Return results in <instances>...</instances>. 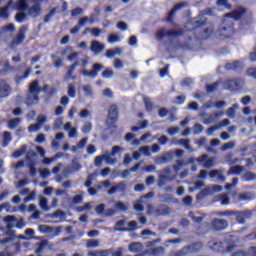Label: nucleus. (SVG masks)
<instances>
[{
    "label": "nucleus",
    "instance_id": "nucleus-1",
    "mask_svg": "<svg viewBox=\"0 0 256 256\" xmlns=\"http://www.w3.org/2000/svg\"><path fill=\"white\" fill-rule=\"evenodd\" d=\"M245 15V9L239 8L238 10L234 11L233 13L226 14L223 20L224 32L223 37H231L233 35V21H239Z\"/></svg>",
    "mask_w": 256,
    "mask_h": 256
},
{
    "label": "nucleus",
    "instance_id": "nucleus-2",
    "mask_svg": "<svg viewBox=\"0 0 256 256\" xmlns=\"http://www.w3.org/2000/svg\"><path fill=\"white\" fill-rule=\"evenodd\" d=\"M237 241V237L235 236H228V238L224 242H220L217 240H212L209 242V247L213 249V251L231 253L237 245L235 242Z\"/></svg>",
    "mask_w": 256,
    "mask_h": 256
},
{
    "label": "nucleus",
    "instance_id": "nucleus-3",
    "mask_svg": "<svg viewBox=\"0 0 256 256\" xmlns=\"http://www.w3.org/2000/svg\"><path fill=\"white\" fill-rule=\"evenodd\" d=\"M121 151H123V148L119 147V146H114L112 148V152H106L101 156H98L95 158L94 164L96 167H100L101 163H103V161H105V163L107 165H115V163H117V155L118 157H121Z\"/></svg>",
    "mask_w": 256,
    "mask_h": 256
},
{
    "label": "nucleus",
    "instance_id": "nucleus-4",
    "mask_svg": "<svg viewBox=\"0 0 256 256\" xmlns=\"http://www.w3.org/2000/svg\"><path fill=\"white\" fill-rule=\"evenodd\" d=\"M25 9H27V0L9 1L6 7L0 8V18L8 19L9 10L25 11Z\"/></svg>",
    "mask_w": 256,
    "mask_h": 256
},
{
    "label": "nucleus",
    "instance_id": "nucleus-5",
    "mask_svg": "<svg viewBox=\"0 0 256 256\" xmlns=\"http://www.w3.org/2000/svg\"><path fill=\"white\" fill-rule=\"evenodd\" d=\"M39 93H41V88H39V80H34L29 85L26 103L28 105H36V103H39Z\"/></svg>",
    "mask_w": 256,
    "mask_h": 256
},
{
    "label": "nucleus",
    "instance_id": "nucleus-6",
    "mask_svg": "<svg viewBox=\"0 0 256 256\" xmlns=\"http://www.w3.org/2000/svg\"><path fill=\"white\" fill-rule=\"evenodd\" d=\"M31 4H33L32 7L28 8ZM24 11H28L30 17H39L41 15V5L37 3V0H26V9Z\"/></svg>",
    "mask_w": 256,
    "mask_h": 256
},
{
    "label": "nucleus",
    "instance_id": "nucleus-7",
    "mask_svg": "<svg viewBox=\"0 0 256 256\" xmlns=\"http://www.w3.org/2000/svg\"><path fill=\"white\" fill-rule=\"evenodd\" d=\"M4 223L6 224L7 229H13L16 225L18 229H23L25 227V222L23 219L17 220L15 216H7L4 218Z\"/></svg>",
    "mask_w": 256,
    "mask_h": 256
},
{
    "label": "nucleus",
    "instance_id": "nucleus-8",
    "mask_svg": "<svg viewBox=\"0 0 256 256\" xmlns=\"http://www.w3.org/2000/svg\"><path fill=\"white\" fill-rule=\"evenodd\" d=\"M243 85H245L243 80H226L224 89H228L229 91H239V89H243Z\"/></svg>",
    "mask_w": 256,
    "mask_h": 256
},
{
    "label": "nucleus",
    "instance_id": "nucleus-9",
    "mask_svg": "<svg viewBox=\"0 0 256 256\" xmlns=\"http://www.w3.org/2000/svg\"><path fill=\"white\" fill-rule=\"evenodd\" d=\"M197 163H200L202 167L205 169H209L210 167H213L215 165V158L207 156L206 154H203L199 158L196 159Z\"/></svg>",
    "mask_w": 256,
    "mask_h": 256
},
{
    "label": "nucleus",
    "instance_id": "nucleus-10",
    "mask_svg": "<svg viewBox=\"0 0 256 256\" xmlns=\"http://www.w3.org/2000/svg\"><path fill=\"white\" fill-rule=\"evenodd\" d=\"M103 69V64L96 63L92 67V71L83 70L82 75L84 77H90V79H95L97 77V73Z\"/></svg>",
    "mask_w": 256,
    "mask_h": 256
},
{
    "label": "nucleus",
    "instance_id": "nucleus-11",
    "mask_svg": "<svg viewBox=\"0 0 256 256\" xmlns=\"http://www.w3.org/2000/svg\"><path fill=\"white\" fill-rule=\"evenodd\" d=\"M37 155L35 151H28L26 155V161L28 163V167L30 169V175H37V170H35V163L33 162V157Z\"/></svg>",
    "mask_w": 256,
    "mask_h": 256
},
{
    "label": "nucleus",
    "instance_id": "nucleus-12",
    "mask_svg": "<svg viewBox=\"0 0 256 256\" xmlns=\"http://www.w3.org/2000/svg\"><path fill=\"white\" fill-rule=\"evenodd\" d=\"M117 121V106L112 105L109 109L107 125L108 127H112L113 123Z\"/></svg>",
    "mask_w": 256,
    "mask_h": 256
},
{
    "label": "nucleus",
    "instance_id": "nucleus-13",
    "mask_svg": "<svg viewBox=\"0 0 256 256\" xmlns=\"http://www.w3.org/2000/svg\"><path fill=\"white\" fill-rule=\"evenodd\" d=\"M96 213L98 215H104V217H111L112 215H115V210L108 209L105 211V204H100L95 208Z\"/></svg>",
    "mask_w": 256,
    "mask_h": 256
},
{
    "label": "nucleus",
    "instance_id": "nucleus-14",
    "mask_svg": "<svg viewBox=\"0 0 256 256\" xmlns=\"http://www.w3.org/2000/svg\"><path fill=\"white\" fill-rule=\"evenodd\" d=\"M171 173V169L167 168L164 170V174H161L159 176V187H163L167 184L168 181H172L173 178L169 177V174Z\"/></svg>",
    "mask_w": 256,
    "mask_h": 256
},
{
    "label": "nucleus",
    "instance_id": "nucleus-15",
    "mask_svg": "<svg viewBox=\"0 0 256 256\" xmlns=\"http://www.w3.org/2000/svg\"><path fill=\"white\" fill-rule=\"evenodd\" d=\"M153 192H149L145 196H142L135 204L134 209L135 211H143V203H145L146 199H151L153 197Z\"/></svg>",
    "mask_w": 256,
    "mask_h": 256
},
{
    "label": "nucleus",
    "instance_id": "nucleus-16",
    "mask_svg": "<svg viewBox=\"0 0 256 256\" xmlns=\"http://www.w3.org/2000/svg\"><path fill=\"white\" fill-rule=\"evenodd\" d=\"M27 31V26L21 27L17 37L13 40L12 45H19V43H22L25 39V33H27Z\"/></svg>",
    "mask_w": 256,
    "mask_h": 256
},
{
    "label": "nucleus",
    "instance_id": "nucleus-17",
    "mask_svg": "<svg viewBox=\"0 0 256 256\" xmlns=\"http://www.w3.org/2000/svg\"><path fill=\"white\" fill-rule=\"evenodd\" d=\"M228 225L225 220L216 219L212 222V227L215 231H223V229H227Z\"/></svg>",
    "mask_w": 256,
    "mask_h": 256
},
{
    "label": "nucleus",
    "instance_id": "nucleus-18",
    "mask_svg": "<svg viewBox=\"0 0 256 256\" xmlns=\"http://www.w3.org/2000/svg\"><path fill=\"white\" fill-rule=\"evenodd\" d=\"M64 131H68V136L70 139H75L77 138V128L73 127V125L71 124V122H67L64 125Z\"/></svg>",
    "mask_w": 256,
    "mask_h": 256
},
{
    "label": "nucleus",
    "instance_id": "nucleus-19",
    "mask_svg": "<svg viewBox=\"0 0 256 256\" xmlns=\"http://www.w3.org/2000/svg\"><path fill=\"white\" fill-rule=\"evenodd\" d=\"M174 145H182V147H185L189 153H193L195 150L193 147H191L190 140L189 139H180L174 142Z\"/></svg>",
    "mask_w": 256,
    "mask_h": 256
},
{
    "label": "nucleus",
    "instance_id": "nucleus-20",
    "mask_svg": "<svg viewBox=\"0 0 256 256\" xmlns=\"http://www.w3.org/2000/svg\"><path fill=\"white\" fill-rule=\"evenodd\" d=\"M9 91V84L6 81H0V97H8Z\"/></svg>",
    "mask_w": 256,
    "mask_h": 256
},
{
    "label": "nucleus",
    "instance_id": "nucleus-21",
    "mask_svg": "<svg viewBox=\"0 0 256 256\" xmlns=\"http://www.w3.org/2000/svg\"><path fill=\"white\" fill-rule=\"evenodd\" d=\"M210 179H218V181H225V176H223V172L220 170H213L209 173Z\"/></svg>",
    "mask_w": 256,
    "mask_h": 256
},
{
    "label": "nucleus",
    "instance_id": "nucleus-22",
    "mask_svg": "<svg viewBox=\"0 0 256 256\" xmlns=\"http://www.w3.org/2000/svg\"><path fill=\"white\" fill-rule=\"evenodd\" d=\"M105 49V45L101 44L98 41H93L91 45V51L97 55V53H101Z\"/></svg>",
    "mask_w": 256,
    "mask_h": 256
},
{
    "label": "nucleus",
    "instance_id": "nucleus-23",
    "mask_svg": "<svg viewBox=\"0 0 256 256\" xmlns=\"http://www.w3.org/2000/svg\"><path fill=\"white\" fill-rule=\"evenodd\" d=\"M89 141V138H83L79 141L77 145L72 146V153H77V151L85 148V145H87V142Z\"/></svg>",
    "mask_w": 256,
    "mask_h": 256
},
{
    "label": "nucleus",
    "instance_id": "nucleus-24",
    "mask_svg": "<svg viewBox=\"0 0 256 256\" xmlns=\"http://www.w3.org/2000/svg\"><path fill=\"white\" fill-rule=\"evenodd\" d=\"M210 107H216V109H223L225 107V101L209 102L203 105V109H210Z\"/></svg>",
    "mask_w": 256,
    "mask_h": 256
},
{
    "label": "nucleus",
    "instance_id": "nucleus-25",
    "mask_svg": "<svg viewBox=\"0 0 256 256\" xmlns=\"http://www.w3.org/2000/svg\"><path fill=\"white\" fill-rule=\"evenodd\" d=\"M123 53V49L120 47H116L114 49L107 50L106 57L108 59H112V57H115V55H121Z\"/></svg>",
    "mask_w": 256,
    "mask_h": 256
},
{
    "label": "nucleus",
    "instance_id": "nucleus-26",
    "mask_svg": "<svg viewBox=\"0 0 256 256\" xmlns=\"http://www.w3.org/2000/svg\"><path fill=\"white\" fill-rule=\"evenodd\" d=\"M130 253H139V251L143 250V244L139 242H135L129 245Z\"/></svg>",
    "mask_w": 256,
    "mask_h": 256
},
{
    "label": "nucleus",
    "instance_id": "nucleus-27",
    "mask_svg": "<svg viewBox=\"0 0 256 256\" xmlns=\"http://www.w3.org/2000/svg\"><path fill=\"white\" fill-rule=\"evenodd\" d=\"M127 229V222L125 220H119L114 227V231H127Z\"/></svg>",
    "mask_w": 256,
    "mask_h": 256
},
{
    "label": "nucleus",
    "instance_id": "nucleus-28",
    "mask_svg": "<svg viewBox=\"0 0 256 256\" xmlns=\"http://www.w3.org/2000/svg\"><path fill=\"white\" fill-rule=\"evenodd\" d=\"M26 152H27V145H23L20 149L16 150L12 154V157H14V159H19V157H23V155H25Z\"/></svg>",
    "mask_w": 256,
    "mask_h": 256
},
{
    "label": "nucleus",
    "instance_id": "nucleus-29",
    "mask_svg": "<svg viewBox=\"0 0 256 256\" xmlns=\"http://www.w3.org/2000/svg\"><path fill=\"white\" fill-rule=\"evenodd\" d=\"M226 69H232L234 71H239V69H242L243 67V63L237 61V62H232V63H228L226 64Z\"/></svg>",
    "mask_w": 256,
    "mask_h": 256
},
{
    "label": "nucleus",
    "instance_id": "nucleus-30",
    "mask_svg": "<svg viewBox=\"0 0 256 256\" xmlns=\"http://www.w3.org/2000/svg\"><path fill=\"white\" fill-rule=\"evenodd\" d=\"M217 117H223V112L215 113V114L209 116V118H205L203 120V123L205 125H209V124L213 123V121H215V119H217Z\"/></svg>",
    "mask_w": 256,
    "mask_h": 256
},
{
    "label": "nucleus",
    "instance_id": "nucleus-31",
    "mask_svg": "<svg viewBox=\"0 0 256 256\" xmlns=\"http://www.w3.org/2000/svg\"><path fill=\"white\" fill-rule=\"evenodd\" d=\"M167 35H168V37H171V36L175 35V32H169L165 29H161L157 32L156 37H157V39H163Z\"/></svg>",
    "mask_w": 256,
    "mask_h": 256
},
{
    "label": "nucleus",
    "instance_id": "nucleus-32",
    "mask_svg": "<svg viewBox=\"0 0 256 256\" xmlns=\"http://www.w3.org/2000/svg\"><path fill=\"white\" fill-rule=\"evenodd\" d=\"M243 173V167L236 165L230 168L228 175H241Z\"/></svg>",
    "mask_w": 256,
    "mask_h": 256
},
{
    "label": "nucleus",
    "instance_id": "nucleus-33",
    "mask_svg": "<svg viewBox=\"0 0 256 256\" xmlns=\"http://www.w3.org/2000/svg\"><path fill=\"white\" fill-rule=\"evenodd\" d=\"M223 187L219 186V185H214L211 187H207L206 191H207V195L211 194V193H219V191H222Z\"/></svg>",
    "mask_w": 256,
    "mask_h": 256
},
{
    "label": "nucleus",
    "instance_id": "nucleus-34",
    "mask_svg": "<svg viewBox=\"0 0 256 256\" xmlns=\"http://www.w3.org/2000/svg\"><path fill=\"white\" fill-rule=\"evenodd\" d=\"M123 37H121L119 34H110L108 36V43H119Z\"/></svg>",
    "mask_w": 256,
    "mask_h": 256
},
{
    "label": "nucleus",
    "instance_id": "nucleus-35",
    "mask_svg": "<svg viewBox=\"0 0 256 256\" xmlns=\"http://www.w3.org/2000/svg\"><path fill=\"white\" fill-rule=\"evenodd\" d=\"M184 5H185V3L177 4V5L171 10V12L169 13L168 21H171V19H173V16L175 15V13H177V11H179V9H181V7H184Z\"/></svg>",
    "mask_w": 256,
    "mask_h": 256
},
{
    "label": "nucleus",
    "instance_id": "nucleus-36",
    "mask_svg": "<svg viewBox=\"0 0 256 256\" xmlns=\"http://www.w3.org/2000/svg\"><path fill=\"white\" fill-rule=\"evenodd\" d=\"M86 247L87 249H95L96 247H99V240H87Z\"/></svg>",
    "mask_w": 256,
    "mask_h": 256
},
{
    "label": "nucleus",
    "instance_id": "nucleus-37",
    "mask_svg": "<svg viewBox=\"0 0 256 256\" xmlns=\"http://www.w3.org/2000/svg\"><path fill=\"white\" fill-rule=\"evenodd\" d=\"M235 109H239V104H234L233 107L228 108V110L226 111L227 117L233 119V117H235Z\"/></svg>",
    "mask_w": 256,
    "mask_h": 256
},
{
    "label": "nucleus",
    "instance_id": "nucleus-38",
    "mask_svg": "<svg viewBox=\"0 0 256 256\" xmlns=\"http://www.w3.org/2000/svg\"><path fill=\"white\" fill-rule=\"evenodd\" d=\"M13 140V137L11 136V134L9 132H4V136H3V147H7V145H9V142Z\"/></svg>",
    "mask_w": 256,
    "mask_h": 256
},
{
    "label": "nucleus",
    "instance_id": "nucleus-39",
    "mask_svg": "<svg viewBox=\"0 0 256 256\" xmlns=\"http://www.w3.org/2000/svg\"><path fill=\"white\" fill-rule=\"evenodd\" d=\"M39 205H40L41 209H43V211H50V209H51L49 207L48 202L45 197L40 198Z\"/></svg>",
    "mask_w": 256,
    "mask_h": 256
},
{
    "label": "nucleus",
    "instance_id": "nucleus-40",
    "mask_svg": "<svg viewBox=\"0 0 256 256\" xmlns=\"http://www.w3.org/2000/svg\"><path fill=\"white\" fill-rule=\"evenodd\" d=\"M139 151L142 155L146 157H151V146H142L139 148Z\"/></svg>",
    "mask_w": 256,
    "mask_h": 256
},
{
    "label": "nucleus",
    "instance_id": "nucleus-41",
    "mask_svg": "<svg viewBox=\"0 0 256 256\" xmlns=\"http://www.w3.org/2000/svg\"><path fill=\"white\" fill-rule=\"evenodd\" d=\"M38 231H40V233H52L53 228L45 224H42V225H39Z\"/></svg>",
    "mask_w": 256,
    "mask_h": 256
},
{
    "label": "nucleus",
    "instance_id": "nucleus-42",
    "mask_svg": "<svg viewBox=\"0 0 256 256\" xmlns=\"http://www.w3.org/2000/svg\"><path fill=\"white\" fill-rule=\"evenodd\" d=\"M20 123H21V119H19V118L9 120L8 121V128L9 129H15V127H17V125H19Z\"/></svg>",
    "mask_w": 256,
    "mask_h": 256
},
{
    "label": "nucleus",
    "instance_id": "nucleus-43",
    "mask_svg": "<svg viewBox=\"0 0 256 256\" xmlns=\"http://www.w3.org/2000/svg\"><path fill=\"white\" fill-rule=\"evenodd\" d=\"M7 235H8L9 238H6L4 240L0 239L1 245H5V243H9V241H13V239H15V234H14L13 231L7 232Z\"/></svg>",
    "mask_w": 256,
    "mask_h": 256
},
{
    "label": "nucleus",
    "instance_id": "nucleus-44",
    "mask_svg": "<svg viewBox=\"0 0 256 256\" xmlns=\"http://www.w3.org/2000/svg\"><path fill=\"white\" fill-rule=\"evenodd\" d=\"M255 179H256V174L253 172H247L243 175L244 181H255Z\"/></svg>",
    "mask_w": 256,
    "mask_h": 256
},
{
    "label": "nucleus",
    "instance_id": "nucleus-45",
    "mask_svg": "<svg viewBox=\"0 0 256 256\" xmlns=\"http://www.w3.org/2000/svg\"><path fill=\"white\" fill-rule=\"evenodd\" d=\"M113 75H114V72H113V69H111V68H107L106 70H104L102 72V77L104 79H111V77H113Z\"/></svg>",
    "mask_w": 256,
    "mask_h": 256
},
{
    "label": "nucleus",
    "instance_id": "nucleus-46",
    "mask_svg": "<svg viewBox=\"0 0 256 256\" xmlns=\"http://www.w3.org/2000/svg\"><path fill=\"white\" fill-rule=\"evenodd\" d=\"M88 22L91 23V25H93L95 23V21H93V19L84 17L79 20V22H78L79 27H84Z\"/></svg>",
    "mask_w": 256,
    "mask_h": 256
},
{
    "label": "nucleus",
    "instance_id": "nucleus-47",
    "mask_svg": "<svg viewBox=\"0 0 256 256\" xmlns=\"http://www.w3.org/2000/svg\"><path fill=\"white\" fill-rule=\"evenodd\" d=\"M40 176L42 177V179H49V177L51 176V171H49V169L47 168H44L40 170Z\"/></svg>",
    "mask_w": 256,
    "mask_h": 256
},
{
    "label": "nucleus",
    "instance_id": "nucleus-48",
    "mask_svg": "<svg viewBox=\"0 0 256 256\" xmlns=\"http://www.w3.org/2000/svg\"><path fill=\"white\" fill-rule=\"evenodd\" d=\"M40 130H41L40 124H32L28 128L29 133H37V131H40Z\"/></svg>",
    "mask_w": 256,
    "mask_h": 256
},
{
    "label": "nucleus",
    "instance_id": "nucleus-49",
    "mask_svg": "<svg viewBox=\"0 0 256 256\" xmlns=\"http://www.w3.org/2000/svg\"><path fill=\"white\" fill-rule=\"evenodd\" d=\"M115 208L118 210V211H127V205H125L123 202L121 201H118V202H115Z\"/></svg>",
    "mask_w": 256,
    "mask_h": 256
},
{
    "label": "nucleus",
    "instance_id": "nucleus-50",
    "mask_svg": "<svg viewBox=\"0 0 256 256\" xmlns=\"http://www.w3.org/2000/svg\"><path fill=\"white\" fill-rule=\"evenodd\" d=\"M114 67L115 69H123V67H125V64L123 63V60L116 58L114 60Z\"/></svg>",
    "mask_w": 256,
    "mask_h": 256
},
{
    "label": "nucleus",
    "instance_id": "nucleus-51",
    "mask_svg": "<svg viewBox=\"0 0 256 256\" xmlns=\"http://www.w3.org/2000/svg\"><path fill=\"white\" fill-rule=\"evenodd\" d=\"M17 23H23V21H25V19H27V15L23 12H20L16 15L15 17Z\"/></svg>",
    "mask_w": 256,
    "mask_h": 256
},
{
    "label": "nucleus",
    "instance_id": "nucleus-52",
    "mask_svg": "<svg viewBox=\"0 0 256 256\" xmlns=\"http://www.w3.org/2000/svg\"><path fill=\"white\" fill-rule=\"evenodd\" d=\"M83 91L86 97H93V89H91V86L89 85L83 86Z\"/></svg>",
    "mask_w": 256,
    "mask_h": 256
},
{
    "label": "nucleus",
    "instance_id": "nucleus-53",
    "mask_svg": "<svg viewBox=\"0 0 256 256\" xmlns=\"http://www.w3.org/2000/svg\"><path fill=\"white\" fill-rule=\"evenodd\" d=\"M79 116L81 119H87L88 117H91V112L87 109H83L80 111Z\"/></svg>",
    "mask_w": 256,
    "mask_h": 256
},
{
    "label": "nucleus",
    "instance_id": "nucleus-54",
    "mask_svg": "<svg viewBox=\"0 0 256 256\" xmlns=\"http://www.w3.org/2000/svg\"><path fill=\"white\" fill-rule=\"evenodd\" d=\"M127 231H135L137 229V222L131 221L129 223H126Z\"/></svg>",
    "mask_w": 256,
    "mask_h": 256
},
{
    "label": "nucleus",
    "instance_id": "nucleus-55",
    "mask_svg": "<svg viewBox=\"0 0 256 256\" xmlns=\"http://www.w3.org/2000/svg\"><path fill=\"white\" fill-rule=\"evenodd\" d=\"M68 95H69V97L75 98V95H76L75 85L70 84L68 86Z\"/></svg>",
    "mask_w": 256,
    "mask_h": 256
},
{
    "label": "nucleus",
    "instance_id": "nucleus-56",
    "mask_svg": "<svg viewBox=\"0 0 256 256\" xmlns=\"http://www.w3.org/2000/svg\"><path fill=\"white\" fill-rule=\"evenodd\" d=\"M25 185H29V180L23 179L16 182L17 189H21L22 187H25Z\"/></svg>",
    "mask_w": 256,
    "mask_h": 256
},
{
    "label": "nucleus",
    "instance_id": "nucleus-57",
    "mask_svg": "<svg viewBox=\"0 0 256 256\" xmlns=\"http://www.w3.org/2000/svg\"><path fill=\"white\" fill-rule=\"evenodd\" d=\"M166 132L171 136L177 135V133H179V127H170L166 130Z\"/></svg>",
    "mask_w": 256,
    "mask_h": 256
},
{
    "label": "nucleus",
    "instance_id": "nucleus-58",
    "mask_svg": "<svg viewBox=\"0 0 256 256\" xmlns=\"http://www.w3.org/2000/svg\"><path fill=\"white\" fill-rule=\"evenodd\" d=\"M117 29H119L120 31H127V29H129V27L127 26V23L120 21L117 24Z\"/></svg>",
    "mask_w": 256,
    "mask_h": 256
},
{
    "label": "nucleus",
    "instance_id": "nucleus-59",
    "mask_svg": "<svg viewBox=\"0 0 256 256\" xmlns=\"http://www.w3.org/2000/svg\"><path fill=\"white\" fill-rule=\"evenodd\" d=\"M30 73H31V69H28V70L24 73L23 77H16V83H20L21 81L27 79V77H29Z\"/></svg>",
    "mask_w": 256,
    "mask_h": 256
},
{
    "label": "nucleus",
    "instance_id": "nucleus-60",
    "mask_svg": "<svg viewBox=\"0 0 256 256\" xmlns=\"http://www.w3.org/2000/svg\"><path fill=\"white\" fill-rule=\"evenodd\" d=\"M220 203L221 205H229V197L227 194H223L220 196Z\"/></svg>",
    "mask_w": 256,
    "mask_h": 256
},
{
    "label": "nucleus",
    "instance_id": "nucleus-61",
    "mask_svg": "<svg viewBox=\"0 0 256 256\" xmlns=\"http://www.w3.org/2000/svg\"><path fill=\"white\" fill-rule=\"evenodd\" d=\"M26 239H33L35 237V230L27 229L25 230Z\"/></svg>",
    "mask_w": 256,
    "mask_h": 256
},
{
    "label": "nucleus",
    "instance_id": "nucleus-62",
    "mask_svg": "<svg viewBox=\"0 0 256 256\" xmlns=\"http://www.w3.org/2000/svg\"><path fill=\"white\" fill-rule=\"evenodd\" d=\"M92 129V125L90 122H87L84 124V126L82 127V133H89Z\"/></svg>",
    "mask_w": 256,
    "mask_h": 256
},
{
    "label": "nucleus",
    "instance_id": "nucleus-63",
    "mask_svg": "<svg viewBox=\"0 0 256 256\" xmlns=\"http://www.w3.org/2000/svg\"><path fill=\"white\" fill-rule=\"evenodd\" d=\"M86 31H90L94 37H99V35H101V30L98 28L86 29Z\"/></svg>",
    "mask_w": 256,
    "mask_h": 256
},
{
    "label": "nucleus",
    "instance_id": "nucleus-64",
    "mask_svg": "<svg viewBox=\"0 0 256 256\" xmlns=\"http://www.w3.org/2000/svg\"><path fill=\"white\" fill-rule=\"evenodd\" d=\"M89 256H105L104 251H93L88 253Z\"/></svg>",
    "mask_w": 256,
    "mask_h": 256
}]
</instances>
